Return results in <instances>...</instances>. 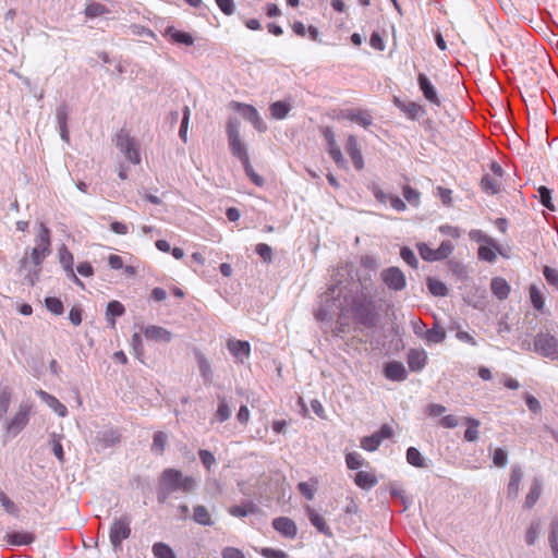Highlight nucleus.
I'll return each instance as SVG.
<instances>
[{
    "label": "nucleus",
    "instance_id": "f257e3e1",
    "mask_svg": "<svg viewBox=\"0 0 558 558\" xmlns=\"http://www.w3.org/2000/svg\"><path fill=\"white\" fill-rule=\"evenodd\" d=\"M336 310L350 311L355 323L365 328H374L378 323V313L373 296L366 286L360 291L351 293L340 282L329 286L327 291L320 295V304L315 311V318L318 322L332 319Z\"/></svg>",
    "mask_w": 558,
    "mask_h": 558
},
{
    "label": "nucleus",
    "instance_id": "f03ea898",
    "mask_svg": "<svg viewBox=\"0 0 558 558\" xmlns=\"http://www.w3.org/2000/svg\"><path fill=\"white\" fill-rule=\"evenodd\" d=\"M158 483L172 494L175 492L192 493L197 484L196 480L191 475H183L180 470L168 468L160 474Z\"/></svg>",
    "mask_w": 558,
    "mask_h": 558
},
{
    "label": "nucleus",
    "instance_id": "7ed1b4c3",
    "mask_svg": "<svg viewBox=\"0 0 558 558\" xmlns=\"http://www.w3.org/2000/svg\"><path fill=\"white\" fill-rule=\"evenodd\" d=\"M533 352L537 355L558 361V340L549 331H538L533 338Z\"/></svg>",
    "mask_w": 558,
    "mask_h": 558
},
{
    "label": "nucleus",
    "instance_id": "20e7f679",
    "mask_svg": "<svg viewBox=\"0 0 558 558\" xmlns=\"http://www.w3.org/2000/svg\"><path fill=\"white\" fill-rule=\"evenodd\" d=\"M132 515L124 513L114 518L109 529V541L114 550L122 548L123 541L131 536Z\"/></svg>",
    "mask_w": 558,
    "mask_h": 558
},
{
    "label": "nucleus",
    "instance_id": "39448f33",
    "mask_svg": "<svg viewBox=\"0 0 558 558\" xmlns=\"http://www.w3.org/2000/svg\"><path fill=\"white\" fill-rule=\"evenodd\" d=\"M51 241L50 230L46 225L40 223L38 233L35 238V247L32 250L31 259L36 267H40L44 259L50 255Z\"/></svg>",
    "mask_w": 558,
    "mask_h": 558
},
{
    "label": "nucleus",
    "instance_id": "423d86ee",
    "mask_svg": "<svg viewBox=\"0 0 558 558\" xmlns=\"http://www.w3.org/2000/svg\"><path fill=\"white\" fill-rule=\"evenodd\" d=\"M116 145L130 162L134 165H138L141 162L138 145L128 132L121 130L117 134Z\"/></svg>",
    "mask_w": 558,
    "mask_h": 558
},
{
    "label": "nucleus",
    "instance_id": "0eeeda50",
    "mask_svg": "<svg viewBox=\"0 0 558 558\" xmlns=\"http://www.w3.org/2000/svg\"><path fill=\"white\" fill-rule=\"evenodd\" d=\"M416 246L421 257L426 262L446 259L454 248L450 241H442L436 250L429 247L426 243H418Z\"/></svg>",
    "mask_w": 558,
    "mask_h": 558
},
{
    "label": "nucleus",
    "instance_id": "6e6552de",
    "mask_svg": "<svg viewBox=\"0 0 558 558\" xmlns=\"http://www.w3.org/2000/svg\"><path fill=\"white\" fill-rule=\"evenodd\" d=\"M232 107L241 114V117L252 123L254 129L260 133L266 132L267 124L259 116L257 109L252 105L242 104L238 101L231 102Z\"/></svg>",
    "mask_w": 558,
    "mask_h": 558
},
{
    "label": "nucleus",
    "instance_id": "1a4fd4ad",
    "mask_svg": "<svg viewBox=\"0 0 558 558\" xmlns=\"http://www.w3.org/2000/svg\"><path fill=\"white\" fill-rule=\"evenodd\" d=\"M31 410L32 405L28 402H22L19 407V411L7 423V433L13 437L20 434L28 424Z\"/></svg>",
    "mask_w": 558,
    "mask_h": 558
},
{
    "label": "nucleus",
    "instance_id": "9d476101",
    "mask_svg": "<svg viewBox=\"0 0 558 558\" xmlns=\"http://www.w3.org/2000/svg\"><path fill=\"white\" fill-rule=\"evenodd\" d=\"M380 278L391 291H401L407 286V278L403 271L396 266H390L381 270Z\"/></svg>",
    "mask_w": 558,
    "mask_h": 558
},
{
    "label": "nucleus",
    "instance_id": "9b49d317",
    "mask_svg": "<svg viewBox=\"0 0 558 558\" xmlns=\"http://www.w3.org/2000/svg\"><path fill=\"white\" fill-rule=\"evenodd\" d=\"M227 349L234 357L236 363H244V361L247 360L251 354V344L243 340H228Z\"/></svg>",
    "mask_w": 558,
    "mask_h": 558
},
{
    "label": "nucleus",
    "instance_id": "f8f14e48",
    "mask_svg": "<svg viewBox=\"0 0 558 558\" xmlns=\"http://www.w3.org/2000/svg\"><path fill=\"white\" fill-rule=\"evenodd\" d=\"M497 255L501 256L505 259L511 258L512 246L510 244V240L508 239V236H506L501 241L493 239L490 236V264L495 262Z\"/></svg>",
    "mask_w": 558,
    "mask_h": 558
},
{
    "label": "nucleus",
    "instance_id": "ddd939ff",
    "mask_svg": "<svg viewBox=\"0 0 558 558\" xmlns=\"http://www.w3.org/2000/svg\"><path fill=\"white\" fill-rule=\"evenodd\" d=\"M272 527L286 538L293 539L298 534V526L295 522L288 517L274 519Z\"/></svg>",
    "mask_w": 558,
    "mask_h": 558
},
{
    "label": "nucleus",
    "instance_id": "4468645a",
    "mask_svg": "<svg viewBox=\"0 0 558 558\" xmlns=\"http://www.w3.org/2000/svg\"><path fill=\"white\" fill-rule=\"evenodd\" d=\"M142 332L144 333L145 338L155 342H162V343H169L173 336L172 332L168 329L156 326V325H149L142 328Z\"/></svg>",
    "mask_w": 558,
    "mask_h": 558
},
{
    "label": "nucleus",
    "instance_id": "2eb2a0df",
    "mask_svg": "<svg viewBox=\"0 0 558 558\" xmlns=\"http://www.w3.org/2000/svg\"><path fill=\"white\" fill-rule=\"evenodd\" d=\"M417 84L427 101L435 106H440V99L438 97L437 90L424 73H420L417 75Z\"/></svg>",
    "mask_w": 558,
    "mask_h": 558
},
{
    "label": "nucleus",
    "instance_id": "dca6fc26",
    "mask_svg": "<svg viewBox=\"0 0 558 558\" xmlns=\"http://www.w3.org/2000/svg\"><path fill=\"white\" fill-rule=\"evenodd\" d=\"M345 150L349 154L354 168L357 171H361L364 168V159L357 140L352 134L347 138Z\"/></svg>",
    "mask_w": 558,
    "mask_h": 558
},
{
    "label": "nucleus",
    "instance_id": "f3484780",
    "mask_svg": "<svg viewBox=\"0 0 558 558\" xmlns=\"http://www.w3.org/2000/svg\"><path fill=\"white\" fill-rule=\"evenodd\" d=\"M342 117L365 129L373 123V117L369 114V112L362 109H347L342 111Z\"/></svg>",
    "mask_w": 558,
    "mask_h": 558
},
{
    "label": "nucleus",
    "instance_id": "a211bd4d",
    "mask_svg": "<svg viewBox=\"0 0 558 558\" xmlns=\"http://www.w3.org/2000/svg\"><path fill=\"white\" fill-rule=\"evenodd\" d=\"M384 375L392 381H403L407 379L408 373L401 362L391 361L385 364Z\"/></svg>",
    "mask_w": 558,
    "mask_h": 558
},
{
    "label": "nucleus",
    "instance_id": "6ab92c4d",
    "mask_svg": "<svg viewBox=\"0 0 558 558\" xmlns=\"http://www.w3.org/2000/svg\"><path fill=\"white\" fill-rule=\"evenodd\" d=\"M393 104L411 120H416L420 118V116L425 113L424 108L414 101L405 102L395 97Z\"/></svg>",
    "mask_w": 558,
    "mask_h": 558
},
{
    "label": "nucleus",
    "instance_id": "aec40b11",
    "mask_svg": "<svg viewBox=\"0 0 558 558\" xmlns=\"http://www.w3.org/2000/svg\"><path fill=\"white\" fill-rule=\"evenodd\" d=\"M37 396L60 417H65L68 415L66 407L63 403H61L54 396L41 389L37 391Z\"/></svg>",
    "mask_w": 558,
    "mask_h": 558
},
{
    "label": "nucleus",
    "instance_id": "412c9836",
    "mask_svg": "<svg viewBox=\"0 0 558 558\" xmlns=\"http://www.w3.org/2000/svg\"><path fill=\"white\" fill-rule=\"evenodd\" d=\"M407 361L412 372H420L426 365L427 354L424 350L411 349L408 353Z\"/></svg>",
    "mask_w": 558,
    "mask_h": 558
},
{
    "label": "nucleus",
    "instance_id": "4be33fe9",
    "mask_svg": "<svg viewBox=\"0 0 558 558\" xmlns=\"http://www.w3.org/2000/svg\"><path fill=\"white\" fill-rule=\"evenodd\" d=\"M523 478V471L519 464L511 466L509 483H508V496L515 498L520 490V484Z\"/></svg>",
    "mask_w": 558,
    "mask_h": 558
},
{
    "label": "nucleus",
    "instance_id": "5701e85b",
    "mask_svg": "<svg viewBox=\"0 0 558 558\" xmlns=\"http://www.w3.org/2000/svg\"><path fill=\"white\" fill-rule=\"evenodd\" d=\"M97 442L104 449L116 446L121 440V435L117 429L109 428L102 432H99L97 437Z\"/></svg>",
    "mask_w": 558,
    "mask_h": 558
},
{
    "label": "nucleus",
    "instance_id": "b1692460",
    "mask_svg": "<svg viewBox=\"0 0 558 558\" xmlns=\"http://www.w3.org/2000/svg\"><path fill=\"white\" fill-rule=\"evenodd\" d=\"M490 174L494 177L490 178V194H499L502 191V167L496 161H490Z\"/></svg>",
    "mask_w": 558,
    "mask_h": 558
},
{
    "label": "nucleus",
    "instance_id": "393cba45",
    "mask_svg": "<svg viewBox=\"0 0 558 558\" xmlns=\"http://www.w3.org/2000/svg\"><path fill=\"white\" fill-rule=\"evenodd\" d=\"M195 357L198 364L199 374L203 378L204 385H210L214 380V372L209 361L202 352H195Z\"/></svg>",
    "mask_w": 558,
    "mask_h": 558
},
{
    "label": "nucleus",
    "instance_id": "a878e982",
    "mask_svg": "<svg viewBox=\"0 0 558 558\" xmlns=\"http://www.w3.org/2000/svg\"><path fill=\"white\" fill-rule=\"evenodd\" d=\"M542 487H543V483H542L541 477H534L531 483L529 493L524 500V505H523L524 508L531 509L534 507V505L537 502V500L541 497Z\"/></svg>",
    "mask_w": 558,
    "mask_h": 558
},
{
    "label": "nucleus",
    "instance_id": "bb28decb",
    "mask_svg": "<svg viewBox=\"0 0 558 558\" xmlns=\"http://www.w3.org/2000/svg\"><path fill=\"white\" fill-rule=\"evenodd\" d=\"M258 511V507L252 500H246L241 505H234L229 508V513L235 518H244L248 514H255Z\"/></svg>",
    "mask_w": 558,
    "mask_h": 558
},
{
    "label": "nucleus",
    "instance_id": "cd10ccee",
    "mask_svg": "<svg viewBox=\"0 0 558 558\" xmlns=\"http://www.w3.org/2000/svg\"><path fill=\"white\" fill-rule=\"evenodd\" d=\"M490 292L499 300H505L510 293V286L506 279L495 277L490 280Z\"/></svg>",
    "mask_w": 558,
    "mask_h": 558
},
{
    "label": "nucleus",
    "instance_id": "c85d7f7f",
    "mask_svg": "<svg viewBox=\"0 0 558 558\" xmlns=\"http://www.w3.org/2000/svg\"><path fill=\"white\" fill-rule=\"evenodd\" d=\"M7 543L12 546L29 545L35 541V535L28 532H11L5 535Z\"/></svg>",
    "mask_w": 558,
    "mask_h": 558
},
{
    "label": "nucleus",
    "instance_id": "c756f323",
    "mask_svg": "<svg viewBox=\"0 0 558 558\" xmlns=\"http://www.w3.org/2000/svg\"><path fill=\"white\" fill-rule=\"evenodd\" d=\"M469 235L472 241L482 243L478 247V257L482 260L488 262V236L481 230H472Z\"/></svg>",
    "mask_w": 558,
    "mask_h": 558
},
{
    "label": "nucleus",
    "instance_id": "7c9ffc66",
    "mask_svg": "<svg viewBox=\"0 0 558 558\" xmlns=\"http://www.w3.org/2000/svg\"><path fill=\"white\" fill-rule=\"evenodd\" d=\"M231 154L238 158L241 163L246 162L250 157L247 154L246 145L240 138L228 141Z\"/></svg>",
    "mask_w": 558,
    "mask_h": 558
},
{
    "label": "nucleus",
    "instance_id": "2f4dec72",
    "mask_svg": "<svg viewBox=\"0 0 558 558\" xmlns=\"http://www.w3.org/2000/svg\"><path fill=\"white\" fill-rule=\"evenodd\" d=\"M308 520L317 529L318 532L323 533L327 537L332 536L331 529L327 525L325 519L317 513L315 510L308 508Z\"/></svg>",
    "mask_w": 558,
    "mask_h": 558
},
{
    "label": "nucleus",
    "instance_id": "473e14b6",
    "mask_svg": "<svg viewBox=\"0 0 558 558\" xmlns=\"http://www.w3.org/2000/svg\"><path fill=\"white\" fill-rule=\"evenodd\" d=\"M166 35L170 36V38L177 44H182L185 46H192L194 44V38L191 34L178 31L173 26L166 28Z\"/></svg>",
    "mask_w": 558,
    "mask_h": 558
},
{
    "label": "nucleus",
    "instance_id": "72a5a7b5",
    "mask_svg": "<svg viewBox=\"0 0 558 558\" xmlns=\"http://www.w3.org/2000/svg\"><path fill=\"white\" fill-rule=\"evenodd\" d=\"M125 313V308L123 304L119 301H110L106 308V318L107 322L114 326L116 324V317H120Z\"/></svg>",
    "mask_w": 558,
    "mask_h": 558
},
{
    "label": "nucleus",
    "instance_id": "f704fd0d",
    "mask_svg": "<svg viewBox=\"0 0 558 558\" xmlns=\"http://www.w3.org/2000/svg\"><path fill=\"white\" fill-rule=\"evenodd\" d=\"M539 204L550 211H556V206L553 202L551 190L545 185H541L536 190Z\"/></svg>",
    "mask_w": 558,
    "mask_h": 558
},
{
    "label": "nucleus",
    "instance_id": "c9c22d12",
    "mask_svg": "<svg viewBox=\"0 0 558 558\" xmlns=\"http://www.w3.org/2000/svg\"><path fill=\"white\" fill-rule=\"evenodd\" d=\"M290 110L291 105L282 100L275 101L269 107L270 114L276 120H282L287 118Z\"/></svg>",
    "mask_w": 558,
    "mask_h": 558
},
{
    "label": "nucleus",
    "instance_id": "e433bc0d",
    "mask_svg": "<svg viewBox=\"0 0 558 558\" xmlns=\"http://www.w3.org/2000/svg\"><path fill=\"white\" fill-rule=\"evenodd\" d=\"M354 483L362 489H371L377 484V478L368 472L359 471L355 474Z\"/></svg>",
    "mask_w": 558,
    "mask_h": 558
},
{
    "label": "nucleus",
    "instance_id": "4c0bfd02",
    "mask_svg": "<svg viewBox=\"0 0 558 558\" xmlns=\"http://www.w3.org/2000/svg\"><path fill=\"white\" fill-rule=\"evenodd\" d=\"M193 520L204 526H211L214 521L210 518V514L205 506L197 505L193 509Z\"/></svg>",
    "mask_w": 558,
    "mask_h": 558
},
{
    "label": "nucleus",
    "instance_id": "58836bf2",
    "mask_svg": "<svg viewBox=\"0 0 558 558\" xmlns=\"http://www.w3.org/2000/svg\"><path fill=\"white\" fill-rule=\"evenodd\" d=\"M529 296L533 308L537 312H543L545 307V298L543 292L535 284L530 287Z\"/></svg>",
    "mask_w": 558,
    "mask_h": 558
},
{
    "label": "nucleus",
    "instance_id": "ea45409f",
    "mask_svg": "<svg viewBox=\"0 0 558 558\" xmlns=\"http://www.w3.org/2000/svg\"><path fill=\"white\" fill-rule=\"evenodd\" d=\"M218 400H219L218 408L214 414L211 422L218 421V422L222 423L230 418L231 408L229 407L225 397H219Z\"/></svg>",
    "mask_w": 558,
    "mask_h": 558
},
{
    "label": "nucleus",
    "instance_id": "a19ab883",
    "mask_svg": "<svg viewBox=\"0 0 558 558\" xmlns=\"http://www.w3.org/2000/svg\"><path fill=\"white\" fill-rule=\"evenodd\" d=\"M407 462L415 468L425 469L427 468L425 459L415 447H409L407 449Z\"/></svg>",
    "mask_w": 558,
    "mask_h": 558
},
{
    "label": "nucleus",
    "instance_id": "79ce46f5",
    "mask_svg": "<svg viewBox=\"0 0 558 558\" xmlns=\"http://www.w3.org/2000/svg\"><path fill=\"white\" fill-rule=\"evenodd\" d=\"M62 435H59L57 433L50 434V446L51 450L54 454V457L58 459L60 463H63L65 461L64 458V451L61 444Z\"/></svg>",
    "mask_w": 558,
    "mask_h": 558
},
{
    "label": "nucleus",
    "instance_id": "37998d69",
    "mask_svg": "<svg viewBox=\"0 0 558 558\" xmlns=\"http://www.w3.org/2000/svg\"><path fill=\"white\" fill-rule=\"evenodd\" d=\"M327 150L330 158L339 168H347V160L343 157L337 142H333L332 144H327Z\"/></svg>",
    "mask_w": 558,
    "mask_h": 558
},
{
    "label": "nucleus",
    "instance_id": "c03bdc74",
    "mask_svg": "<svg viewBox=\"0 0 558 558\" xmlns=\"http://www.w3.org/2000/svg\"><path fill=\"white\" fill-rule=\"evenodd\" d=\"M427 288L430 294L434 296H446L448 294L447 286L440 280L432 277L427 278Z\"/></svg>",
    "mask_w": 558,
    "mask_h": 558
},
{
    "label": "nucleus",
    "instance_id": "a18cd8bd",
    "mask_svg": "<svg viewBox=\"0 0 558 558\" xmlns=\"http://www.w3.org/2000/svg\"><path fill=\"white\" fill-rule=\"evenodd\" d=\"M151 550L155 558H177L172 548L162 542L155 543Z\"/></svg>",
    "mask_w": 558,
    "mask_h": 558
},
{
    "label": "nucleus",
    "instance_id": "49530a36",
    "mask_svg": "<svg viewBox=\"0 0 558 558\" xmlns=\"http://www.w3.org/2000/svg\"><path fill=\"white\" fill-rule=\"evenodd\" d=\"M109 9L99 2H90L85 8V15L88 19H95L109 13Z\"/></svg>",
    "mask_w": 558,
    "mask_h": 558
},
{
    "label": "nucleus",
    "instance_id": "de8ad7c7",
    "mask_svg": "<svg viewBox=\"0 0 558 558\" xmlns=\"http://www.w3.org/2000/svg\"><path fill=\"white\" fill-rule=\"evenodd\" d=\"M59 260L65 272L73 270L74 258L64 244L59 248Z\"/></svg>",
    "mask_w": 558,
    "mask_h": 558
},
{
    "label": "nucleus",
    "instance_id": "09e8293b",
    "mask_svg": "<svg viewBox=\"0 0 558 558\" xmlns=\"http://www.w3.org/2000/svg\"><path fill=\"white\" fill-rule=\"evenodd\" d=\"M402 194L405 201L413 207H418L421 203V193L410 185L402 187Z\"/></svg>",
    "mask_w": 558,
    "mask_h": 558
},
{
    "label": "nucleus",
    "instance_id": "8fccbe9b",
    "mask_svg": "<svg viewBox=\"0 0 558 558\" xmlns=\"http://www.w3.org/2000/svg\"><path fill=\"white\" fill-rule=\"evenodd\" d=\"M45 306L50 313L54 315H62L64 312L62 301L54 296H47L45 299Z\"/></svg>",
    "mask_w": 558,
    "mask_h": 558
},
{
    "label": "nucleus",
    "instance_id": "3c124183",
    "mask_svg": "<svg viewBox=\"0 0 558 558\" xmlns=\"http://www.w3.org/2000/svg\"><path fill=\"white\" fill-rule=\"evenodd\" d=\"M425 338L428 342L439 343L446 338V332L438 325L425 331Z\"/></svg>",
    "mask_w": 558,
    "mask_h": 558
},
{
    "label": "nucleus",
    "instance_id": "603ef678",
    "mask_svg": "<svg viewBox=\"0 0 558 558\" xmlns=\"http://www.w3.org/2000/svg\"><path fill=\"white\" fill-rule=\"evenodd\" d=\"M240 121L235 117H230L227 123V136L228 141L240 138Z\"/></svg>",
    "mask_w": 558,
    "mask_h": 558
},
{
    "label": "nucleus",
    "instance_id": "864d4df0",
    "mask_svg": "<svg viewBox=\"0 0 558 558\" xmlns=\"http://www.w3.org/2000/svg\"><path fill=\"white\" fill-rule=\"evenodd\" d=\"M0 504L3 507V509L5 510V512L9 513L10 515H13V517L19 515L17 506L1 489H0Z\"/></svg>",
    "mask_w": 558,
    "mask_h": 558
},
{
    "label": "nucleus",
    "instance_id": "5fc2aeb1",
    "mask_svg": "<svg viewBox=\"0 0 558 558\" xmlns=\"http://www.w3.org/2000/svg\"><path fill=\"white\" fill-rule=\"evenodd\" d=\"M242 166L244 168L245 174L256 186H263L265 184L264 178L255 172L250 162V159L246 162H243Z\"/></svg>",
    "mask_w": 558,
    "mask_h": 558
},
{
    "label": "nucleus",
    "instance_id": "6e6d98bb",
    "mask_svg": "<svg viewBox=\"0 0 558 558\" xmlns=\"http://www.w3.org/2000/svg\"><path fill=\"white\" fill-rule=\"evenodd\" d=\"M11 403V391L9 388H3L0 391V421L4 418Z\"/></svg>",
    "mask_w": 558,
    "mask_h": 558
},
{
    "label": "nucleus",
    "instance_id": "4d7b16f0",
    "mask_svg": "<svg viewBox=\"0 0 558 558\" xmlns=\"http://www.w3.org/2000/svg\"><path fill=\"white\" fill-rule=\"evenodd\" d=\"M380 444V439H378L375 434H372L371 436H365L361 439V447L369 452L376 451Z\"/></svg>",
    "mask_w": 558,
    "mask_h": 558
},
{
    "label": "nucleus",
    "instance_id": "13d9d810",
    "mask_svg": "<svg viewBox=\"0 0 558 558\" xmlns=\"http://www.w3.org/2000/svg\"><path fill=\"white\" fill-rule=\"evenodd\" d=\"M190 108L187 106H184L183 108V117L181 120V125L179 130V136L180 138L186 143L187 142V129H189V122H190Z\"/></svg>",
    "mask_w": 558,
    "mask_h": 558
},
{
    "label": "nucleus",
    "instance_id": "bf43d9fd",
    "mask_svg": "<svg viewBox=\"0 0 558 558\" xmlns=\"http://www.w3.org/2000/svg\"><path fill=\"white\" fill-rule=\"evenodd\" d=\"M539 532H541V523H539V521H533L530 524V526H529V529H527V531L525 533V543L527 545H533L536 542Z\"/></svg>",
    "mask_w": 558,
    "mask_h": 558
},
{
    "label": "nucleus",
    "instance_id": "052dcab7",
    "mask_svg": "<svg viewBox=\"0 0 558 558\" xmlns=\"http://www.w3.org/2000/svg\"><path fill=\"white\" fill-rule=\"evenodd\" d=\"M542 272L546 282L558 290V270L550 266H544Z\"/></svg>",
    "mask_w": 558,
    "mask_h": 558
},
{
    "label": "nucleus",
    "instance_id": "680f3d73",
    "mask_svg": "<svg viewBox=\"0 0 558 558\" xmlns=\"http://www.w3.org/2000/svg\"><path fill=\"white\" fill-rule=\"evenodd\" d=\"M478 422L474 418H468V427L464 432V439L466 441H474L478 437Z\"/></svg>",
    "mask_w": 558,
    "mask_h": 558
},
{
    "label": "nucleus",
    "instance_id": "e2e57ef3",
    "mask_svg": "<svg viewBox=\"0 0 558 558\" xmlns=\"http://www.w3.org/2000/svg\"><path fill=\"white\" fill-rule=\"evenodd\" d=\"M345 463L348 469L357 470L363 465L364 459L359 452L354 451L345 456Z\"/></svg>",
    "mask_w": 558,
    "mask_h": 558
},
{
    "label": "nucleus",
    "instance_id": "0e129e2a",
    "mask_svg": "<svg viewBox=\"0 0 558 558\" xmlns=\"http://www.w3.org/2000/svg\"><path fill=\"white\" fill-rule=\"evenodd\" d=\"M400 256L409 266H411L412 268H417L418 260L414 252L410 247L403 246L400 250Z\"/></svg>",
    "mask_w": 558,
    "mask_h": 558
},
{
    "label": "nucleus",
    "instance_id": "69168bd1",
    "mask_svg": "<svg viewBox=\"0 0 558 558\" xmlns=\"http://www.w3.org/2000/svg\"><path fill=\"white\" fill-rule=\"evenodd\" d=\"M69 107L66 104H61L56 109V120L59 126L68 125Z\"/></svg>",
    "mask_w": 558,
    "mask_h": 558
},
{
    "label": "nucleus",
    "instance_id": "338daca9",
    "mask_svg": "<svg viewBox=\"0 0 558 558\" xmlns=\"http://www.w3.org/2000/svg\"><path fill=\"white\" fill-rule=\"evenodd\" d=\"M255 253L266 263H270L272 260V248L266 243L257 244Z\"/></svg>",
    "mask_w": 558,
    "mask_h": 558
},
{
    "label": "nucleus",
    "instance_id": "774afa93",
    "mask_svg": "<svg viewBox=\"0 0 558 558\" xmlns=\"http://www.w3.org/2000/svg\"><path fill=\"white\" fill-rule=\"evenodd\" d=\"M167 435L163 432H156L153 438V450L162 453L167 444Z\"/></svg>",
    "mask_w": 558,
    "mask_h": 558
}]
</instances>
